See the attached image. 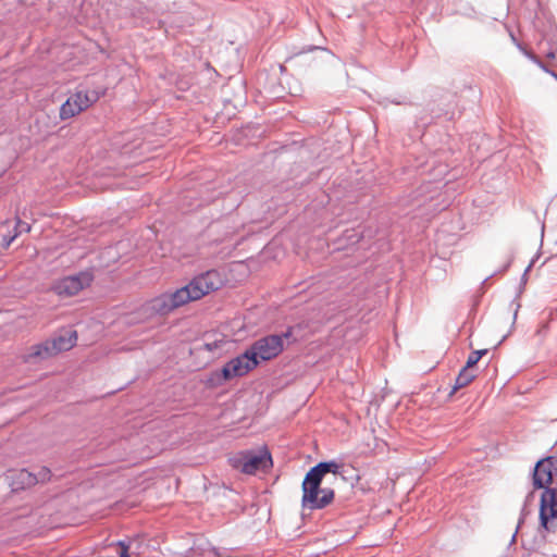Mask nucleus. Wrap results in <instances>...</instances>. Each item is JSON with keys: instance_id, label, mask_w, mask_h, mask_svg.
Wrapping results in <instances>:
<instances>
[{"instance_id": "f257e3e1", "label": "nucleus", "mask_w": 557, "mask_h": 557, "mask_svg": "<svg viewBox=\"0 0 557 557\" xmlns=\"http://www.w3.org/2000/svg\"><path fill=\"white\" fill-rule=\"evenodd\" d=\"M221 278L216 271L210 270L195 276L187 285L171 294H163L150 302V308L158 314H168L174 309L189 301L198 300L221 286Z\"/></svg>"}, {"instance_id": "f03ea898", "label": "nucleus", "mask_w": 557, "mask_h": 557, "mask_svg": "<svg viewBox=\"0 0 557 557\" xmlns=\"http://www.w3.org/2000/svg\"><path fill=\"white\" fill-rule=\"evenodd\" d=\"M344 465L336 460L321 461L312 467L306 474L302 484L301 506L304 509L317 510L329 506L335 496L331 487H321L327 474L343 475Z\"/></svg>"}, {"instance_id": "7ed1b4c3", "label": "nucleus", "mask_w": 557, "mask_h": 557, "mask_svg": "<svg viewBox=\"0 0 557 557\" xmlns=\"http://www.w3.org/2000/svg\"><path fill=\"white\" fill-rule=\"evenodd\" d=\"M77 333L73 330H63L55 337L44 343L34 345L30 352L25 356V361L35 359H47L58 355L61 351H67L76 345Z\"/></svg>"}, {"instance_id": "20e7f679", "label": "nucleus", "mask_w": 557, "mask_h": 557, "mask_svg": "<svg viewBox=\"0 0 557 557\" xmlns=\"http://www.w3.org/2000/svg\"><path fill=\"white\" fill-rule=\"evenodd\" d=\"M540 502V528L539 533L543 540L545 533L557 531V488L545 486Z\"/></svg>"}, {"instance_id": "39448f33", "label": "nucleus", "mask_w": 557, "mask_h": 557, "mask_svg": "<svg viewBox=\"0 0 557 557\" xmlns=\"http://www.w3.org/2000/svg\"><path fill=\"white\" fill-rule=\"evenodd\" d=\"M292 335V331L288 330L285 333L277 335L272 334L257 339L248 350L253 354V358L263 361L275 358L284 348V338H288Z\"/></svg>"}, {"instance_id": "423d86ee", "label": "nucleus", "mask_w": 557, "mask_h": 557, "mask_svg": "<svg viewBox=\"0 0 557 557\" xmlns=\"http://www.w3.org/2000/svg\"><path fill=\"white\" fill-rule=\"evenodd\" d=\"M99 99L96 90H78L60 108V117L66 120L89 108Z\"/></svg>"}, {"instance_id": "0eeeda50", "label": "nucleus", "mask_w": 557, "mask_h": 557, "mask_svg": "<svg viewBox=\"0 0 557 557\" xmlns=\"http://www.w3.org/2000/svg\"><path fill=\"white\" fill-rule=\"evenodd\" d=\"M259 361L253 358V354L247 349L242 355L226 362L218 374L224 381L246 375L258 366Z\"/></svg>"}, {"instance_id": "6e6552de", "label": "nucleus", "mask_w": 557, "mask_h": 557, "mask_svg": "<svg viewBox=\"0 0 557 557\" xmlns=\"http://www.w3.org/2000/svg\"><path fill=\"white\" fill-rule=\"evenodd\" d=\"M235 467L240 468L246 474H255L257 471H265L272 467L271 454L264 449L259 453L248 451L242 455Z\"/></svg>"}, {"instance_id": "1a4fd4ad", "label": "nucleus", "mask_w": 557, "mask_h": 557, "mask_svg": "<svg viewBox=\"0 0 557 557\" xmlns=\"http://www.w3.org/2000/svg\"><path fill=\"white\" fill-rule=\"evenodd\" d=\"M91 280L92 276L88 272H81L79 274L65 276L57 281L52 286V290L62 297L74 296L88 286Z\"/></svg>"}, {"instance_id": "9d476101", "label": "nucleus", "mask_w": 557, "mask_h": 557, "mask_svg": "<svg viewBox=\"0 0 557 557\" xmlns=\"http://www.w3.org/2000/svg\"><path fill=\"white\" fill-rule=\"evenodd\" d=\"M557 475V457H546L539 460L533 469L532 482L535 488H542L553 483Z\"/></svg>"}, {"instance_id": "9b49d317", "label": "nucleus", "mask_w": 557, "mask_h": 557, "mask_svg": "<svg viewBox=\"0 0 557 557\" xmlns=\"http://www.w3.org/2000/svg\"><path fill=\"white\" fill-rule=\"evenodd\" d=\"M7 478L13 492L36 485L35 473H32L26 469L10 471Z\"/></svg>"}, {"instance_id": "f8f14e48", "label": "nucleus", "mask_w": 557, "mask_h": 557, "mask_svg": "<svg viewBox=\"0 0 557 557\" xmlns=\"http://www.w3.org/2000/svg\"><path fill=\"white\" fill-rule=\"evenodd\" d=\"M475 377H476V373L474 372V370L465 366L459 371L457 377L455 379V384H454L449 395H453L458 389L468 386Z\"/></svg>"}, {"instance_id": "ddd939ff", "label": "nucleus", "mask_w": 557, "mask_h": 557, "mask_svg": "<svg viewBox=\"0 0 557 557\" xmlns=\"http://www.w3.org/2000/svg\"><path fill=\"white\" fill-rule=\"evenodd\" d=\"M486 352L487 349L472 351L468 357L466 366L472 369Z\"/></svg>"}, {"instance_id": "4468645a", "label": "nucleus", "mask_w": 557, "mask_h": 557, "mask_svg": "<svg viewBox=\"0 0 557 557\" xmlns=\"http://www.w3.org/2000/svg\"><path fill=\"white\" fill-rule=\"evenodd\" d=\"M36 484L45 483L51 479V471L47 467H42L37 473H35Z\"/></svg>"}, {"instance_id": "2eb2a0df", "label": "nucleus", "mask_w": 557, "mask_h": 557, "mask_svg": "<svg viewBox=\"0 0 557 557\" xmlns=\"http://www.w3.org/2000/svg\"><path fill=\"white\" fill-rule=\"evenodd\" d=\"M30 231V225L27 222L21 221L20 219L16 221L15 233L21 235L22 233H28Z\"/></svg>"}, {"instance_id": "dca6fc26", "label": "nucleus", "mask_w": 557, "mask_h": 557, "mask_svg": "<svg viewBox=\"0 0 557 557\" xmlns=\"http://www.w3.org/2000/svg\"><path fill=\"white\" fill-rule=\"evenodd\" d=\"M17 237V234H14L13 236H4L3 237V247L8 248L11 243Z\"/></svg>"}, {"instance_id": "f3484780", "label": "nucleus", "mask_w": 557, "mask_h": 557, "mask_svg": "<svg viewBox=\"0 0 557 557\" xmlns=\"http://www.w3.org/2000/svg\"><path fill=\"white\" fill-rule=\"evenodd\" d=\"M119 544L122 546V552L120 554V557H129L128 546L124 545L123 542H120Z\"/></svg>"}, {"instance_id": "a211bd4d", "label": "nucleus", "mask_w": 557, "mask_h": 557, "mask_svg": "<svg viewBox=\"0 0 557 557\" xmlns=\"http://www.w3.org/2000/svg\"><path fill=\"white\" fill-rule=\"evenodd\" d=\"M522 522H523V517L520 518L518 527H520V524ZM517 529H519V528H517ZM517 532H518V530H516L515 534L512 535L511 543H513L516 541Z\"/></svg>"}, {"instance_id": "6ab92c4d", "label": "nucleus", "mask_w": 557, "mask_h": 557, "mask_svg": "<svg viewBox=\"0 0 557 557\" xmlns=\"http://www.w3.org/2000/svg\"><path fill=\"white\" fill-rule=\"evenodd\" d=\"M205 347H206L208 350H212V349H213V345H211V344H205Z\"/></svg>"}, {"instance_id": "aec40b11", "label": "nucleus", "mask_w": 557, "mask_h": 557, "mask_svg": "<svg viewBox=\"0 0 557 557\" xmlns=\"http://www.w3.org/2000/svg\"><path fill=\"white\" fill-rule=\"evenodd\" d=\"M531 267H532V263H530V264L528 265V268L525 269V271H524V275H527V273L530 271Z\"/></svg>"}, {"instance_id": "412c9836", "label": "nucleus", "mask_w": 557, "mask_h": 557, "mask_svg": "<svg viewBox=\"0 0 557 557\" xmlns=\"http://www.w3.org/2000/svg\"><path fill=\"white\" fill-rule=\"evenodd\" d=\"M539 64L541 65V67H542L544 71L549 72V71L545 67V65H543V63H542V62H539Z\"/></svg>"}]
</instances>
